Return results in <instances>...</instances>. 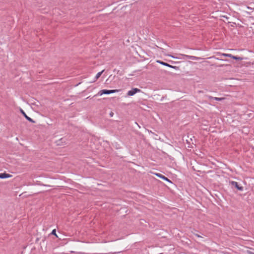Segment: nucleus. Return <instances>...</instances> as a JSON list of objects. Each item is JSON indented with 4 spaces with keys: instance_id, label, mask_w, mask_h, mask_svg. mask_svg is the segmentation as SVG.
<instances>
[{
    "instance_id": "nucleus-14",
    "label": "nucleus",
    "mask_w": 254,
    "mask_h": 254,
    "mask_svg": "<svg viewBox=\"0 0 254 254\" xmlns=\"http://www.w3.org/2000/svg\"><path fill=\"white\" fill-rule=\"evenodd\" d=\"M192 233H193V234L194 235H195V236H196V237H198V238H202V237H201V236L199 235H198V234H197L195 233L194 232H192Z\"/></svg>"
},
{
    "instance_id": "nucleus-7",
    "label": "nucleus",
    "mask_w": 254,
    "mask_h": 254,
    "mask_svg": "<svg viewBox=\"0 0 254 254\" xmlns=\"http://www.w3.org/2000/svg\"><path fill=\"white\" fill-rule=\"evenodd\" d=\"M20 111L21 113L23 115V116L26 118L27 120L32 123H35V121H33L31 118L29 117L22 109H20Z\"/></svg>"
},
{
    "instance_id": "nucleus-16",
    "label": "nucleus",
    "mask_w": 254,
    "mask_h": 254,
    "mask_svg": "<svg viewBox=\"0 0 254 254\" xmlns=\"http://www.w3.org/2000/svg\"><path fill=\"white\" fill-rule=\"evenodd\" d=\"M171 62H172V63H176V62H173V61H171Z\"/></svg>"
},
{
    "instance_id": "nucleus-15",
    "label": "nucleus",
    "mask_w": 254,
    "mask_h": 254,
    "mask_svg": "<svg viewBox=\"0 0 254 254\" xmlns=\"http://www.w3.org/2000/svg\"><path fill=\"white\" fill-rule=\"evenodd\" d=\"M113 115H114V113L111 112L110 113V115L111 117H113Z\"/></svg>"
},
{
    "instance_id": "nucleus-2",
    "label": "nucleus",
    "mask_w": 254,
    "mask_h": 254,
    "mask_svg": "<svg viewBox=\"0 0 254 254\" xmlns=\"http://www.w3.org/2000/svg\"><path fill=\"white\" fill-rule=\"evenodd\" d=\"M181 55L183 57L182 58H180L179 57H175L174 56H172V55H169V56L171 57L172 58H173L174 59H177L185 60V59H186V58H188V59L191 60H197L200 59L199 58L196 57L195 56H189V55H184V54H181Z\"/></svg>"
},
{
    "instance_id": "nucleus-11",
    "label": "nucleus",
    "mask_w": 254,
    "mask_h": 254,
    "mask_svg": "<svg viewBox=\"0 0 254 254\" xmlns=\"http://www.w3.org/2000/svg\"><path fill=\"white\" fill-rule=\"evenodd\" d=\"M208 98L209 99H214V100H215L216 101H222L224 99V98L213 97L211 96H208Z\"/></svg>"
},
{
    "instance_id": "nucleus-10",
    "label": "nucleus",
    "mask_w": 254,
    "mask_h": 254,
    "mask_svg": "<svg viewBox=\"0 0 254 254\" xmlns=\"http://www.w3.org/2000/svg\"><path fill=\"white\" fill-rule=\"evenodd\" d=\"M65 142L66 139L64 138H62L57 141V144L58 145H63L66 143Z\"/></svg>"
},
{
    "instance_id": "nucleus-6",
    "label": "nucleus",
    "mask_w": 254,
    "mask_h": 254,
    "mask_svg": "<svg viewBox=\"0 0 254 254\" xmlns=\"http://www.w3.org/2000/svg\"><path fill=\"white\" fill-rule=\"evenodd\" d=\"M140 91V89H139L137 88H133L132 89L128 91L127 92V95L129 96H133L135 93H136L137 92H139Z\"/></svg>"
},
{
    "instance_id": "nucleus-5",
    "label": "nucleus",
    "mask_w": 254,
    "mask_h": 254,
    "mask_svg": "<svg viewBox=\"0 0 254 254\" xmlns=\"http://www.w3.org/2000/svg\"><path fill=\"white\" fill-rule=\"evenodd\" d=\"M157 62L159 63L160 64L163 65L167 66H168V67H171V68H173L175 69L176 70L179 69V66H173V65H170L169 64H168L167 63H165V62H164L163 61H157Z\"/></svg>"
},
{
    "instance_id": "nucleus-8",
    "label": "nucleus",
    "mask_w": 254,
    "mask_h": 254,
    "mask_svg": "<svg viewBox=\"0 0 254 254\" xmlns=\"http://www.w3.org/2000/svg\"><path fill=\"white\" fill-rule=\"evenodd\" d=\"M155 175L156 176H157V177H158L159 178H161L163 180L169 182L170 183L172 184V182H171V181H170L168 178L166 177L165 176H163V175L159 174V173H155Z\"/></svg>"
},
{
    "instance_id": "nucleus-9",
    "label": "nucleus",
    "mask_w": 254,
    "mask_h": 254,
    "mask_svg": "<svg viewBox=\"0 0 254 254\" xmlns=\"http://www.w3.org/2000/svg\"><path fill=\"white\" fill-rule=\"evenodd\" d=\"M12 177V175L6 173L0 174V179H5Z\"/></svg>"
},
{
    "instance_id": "nucleus-4",
    "label": "nucleus",
    "mask_w": 254,
    "mask_h": 254,
    "mask_svg": "<svg viewBox=\"0 0 254 254\" xmlns=\"http://www.w3.org/2000/svg\"><path fill=\"white\" fill-rule=\"evenodd\" d=\"M230 184L231 185L232 187H235L238 190L240 191H243L244 190V188L242 186H240L238 183L235 181H230Z\"/></svg>"
},
{
    "instance_id": "nucleus-1",
    "label": "nucleus",
    "mask_w": 254,
    "mask_h": 254,
    "mask_svg": "<svg viewBox=\"0 0 254 254\" xmlns=\"http://www.w3.org/2000/svg\"><path fill=\"white\" fill-rule=\"evenodd\" d=\"M216 55L219 56L218 58H216V59L219 60L224 61V60L221 59V58H222V57H226L231 58L232 59H233L234 60H237V61H242V60H243V58H242V57L233 56V55H232V54H225V53H217L216 54Z\"/></svg>"
},
{
    "instance_id": "nucleus-12",
    "label": "nucleus",
    "mask_w": 254,
    "mask_h": 254,
    "mask_svg": "<svg viewBox=\"0 0 254 254\" xmlns=\"http://www.w3.org/2000/svg\"><path fill=\"white\" fill-rule=\"evenodd\" d=\"M104 71V70H102L101 72H98V73L96 74V76H95V80H96L97 79H98L100 77V76L101 75V74H102V73H103Z\"/></svg>"
},
{
    "instance_id": "nucleus-13",
    "label": "nucleus",
    "mask_w": 254,
    "mask_h": 254,
    "mask_svg": "<svg viewBox=\"0 0 254 254\" xmlns=\"http://www.w3.org/2000/svg\"><path fill=\"white\" fill-rule=\"evenodd\" d=\"M50 234L52 235H55V236H56V237H58V236L56 234V230L55 229L53 230Z\"/></svg>"
},
{
    "instance_id": "nucleus-17",
    "label": "nucleus",
    "mask_w": 254,
    "mask_h": 254,
    "mask_svg": "<svg viewBox=\"0 0 254 254\" xmlns=\"http://www.w3.org/2000/svg\"><path fill=\"white\" fill-rule=\"evenodd\" d=\"M251 254H254V253H251Z\"/></svg>"
},
{
    "instance_id": "nucleus-3",
    "label": "nucleus",
    "mask_w": 254,
    "mask_h": 254,
    "mask_svg": "<svg viewBox=\"0 0 254 254\" xmlns=\"http://www.w3.org/2000/svg\"><path fill=\"white\" fill-rule=\"evenodd\" d=\"M118 90L114 89V90H107V89H103L100 90L97 95H102L103 94H109L111 93H114L118 92Z\"/></svg>"
}]
</instances>
